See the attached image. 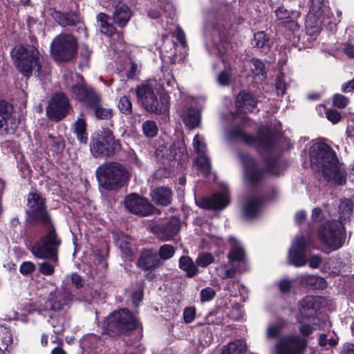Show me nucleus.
I'll return each instance as SVG.
<instances>
[{
	"instance_id": "obj_58",
	"label": "nucleus",
	"mask_w": 354,
	"mask_h": 354,
	"mask_svg": "<svg viewBox=\"0 0 354 354\" xmlns=\"http://www.w3.org/2000/svg\"><path fill=\"white\" fill-rule=\"evenodd\" d=\"M71 281L72 283L75 285L77 288H80L83 287V278L76 273H74L71 275Z\"/></svg>"
},
{
	"instance_id": "obj_51",
	"label": "nucleus",
	"mask_w": 354,
	"mask_h": 354,
	"mask_svg": "<svg viewBox=\"0 0 354 354\" xmlns=\"http://www.w3.org/2000/svg\"><path fill=\"white\" fill-rule=\"evenodd\" d=\"M201 300L202 302L208 301L212 300L216 293L215 291L209 287L205 288L201 291Z\"/></svg>"
},
{
	"instance_id": "obj_29",
	"label": "nucleus",
	"mask_w": 354,
	"mask_h": 354,
	"mask_svg": "<svg viewBox=\"0 0 354 354\" xmlns=\"http://www.w3.org/2000/svg\"><path fill=\"white\" fill-rule=\"evenodd\" d=\"M46 148L53 153L62 151L65 147L64 140L60 136L49 134L46 140Z\"/></svg>"
},
{
	"instance_id": "obj_53",
	"label": "nucleus",
	"mask_w": 354,
	"mask_h": 354,
	"mask_svg": "<svg viewBox=\"0 0 354 354\" xmlns=\"http://www.w3.org/2000/svg\"><path fill=\"white\" fill-rule=\"evenodd\" d=\"M196 309L194 307H186L183 310V319L185 323H191L195 318Z\"/></svg>"
},
{
	"instance_id": "obj_6",
	"label": "nucleus",
	"mask_w": 354,
	"mask_h": 354,
	"mask_svg": "<svg viewBox=\"0 0 354 354\" xmlns=\"http://www.w3.org/2000/svg\"><path fill=\"white\" fill-rule=\"evenodd\" d=\"M61 239L57 235L54 225L48 227V231L41 237L39 242L32 247L31 252L37 258L50 259L53 264L58 263V251Z\"/></svg>"
},
{
	"instance_id": "obj_17",
	"label": "nucleus",
	"mask_w": 354,
	"mask_h": 354,
	"mask_svg": "<svg viewBox=\"0 0 354 354\" xmlns=\"http://www.w3.org/2000/svg\"><path fill=\"white\" fill-rule=\"evenodd\" d=\"M232 136L239 138L247 145H257L259 148L268 149L272 145V139L270 133H261L258 139H256L250 134L244 133L241 129H235L232 131Z\"/></svg>"
},
{
	"instance_id": "obj_50",
	"label": "nucleus",
	"mask_w": 354,
	"mask_h": 354,
	"mask_svg": "<svg viewBox=\"0 0 354 354\" xmlns=\"http://www.w3.org/2000/svg\"><path fill=\"white\" fill-rule=\"evenodd\" d=\"M348 103V99L341 94H335L333 97V104L339 109H343Z\"/></svg>"
},
{
	"instance_id": "obj_40",
	"label": "nucleus",
	"mask_w": 354,
	"mask_h": 354,
	"mask_svg": "<svg viewBox=\"0 0 354 354\" xmlns=\"http://www.w3.org/2000/svg\"><path fill=\"white\" fill-rule=\"evenodd\" d=\"M214 261V257L211 253L202 252L198 254L196 260V263L197 266L205 268L212 263Z\"/></svg>"
},
{
	"instance_id": "obj_31",
	"label": "nucleus",
	"mask_w": 354,
	"mask_h": 354,
	"mask_svg": "<svg viewBox=\"0 0 354 354\" xmlns=\"http://www.w3.org/2000/svg\"><path fill=\"white\" fill-rule=\"evenodd\" d=\"M301 282L308 288L323 290L326 287L324 278L317 275H306L301 277Z\"/></svg>"
},
{
	"instance_id": "obj_42",
	"label": "nucleus",
	"mask_w": 354,
	"mask_h": 354,
	"mask_svg": "<svg viewBox=\"0 0 354 354\" xmlns=\"http://www.w3.org/2000/svg\"><path fill=\"white\" fill-rule=\"evenodd\" d=\"M118 109L122 113L126 115L130 114L132 112V104L129 97L123 95L120 98Z\"/></svg>"
},
{
	"instance_id": "obj_60",
	"label": "nucleus",
	"mask_w": 354,
	"mask_h": 354,
	"mask_svg": "<svg viewBox=\"0 0 354 354\" xmlns=\"http://www.w3.org/2000/svg\"><path fill=\"white\" fill-rule=\"evenodd\" d=\"M275 13L277 17L281 20L288 19L290 16L289 12L283 7L278 8L275 11Z\"/></svg>"
},
{
	"instance_id": "obj_36",
	"label": "nucleus",
	"mask_w": 354,
	"mask_h": 354,
	"mask_svg": "<svg viewBox=\"0 0 354 354\" xmlns=\"http://www.w3.org/2000/svg\"><path fill=\"white\" fill-rule=\"evenodd\" d=\"M353 211L352 202L349 199H344L341 201L339 205V222H342L348 219Z\"/></svg>"
},
{
	"instance_id": "obj_13",
	"label": "nucleus",
	"mask_w": 354,
	"mask_h": 354,
	"mask_svg": "<svg viewBox=\"0 0 354 354\" xmlns=\"http://www.w3.org/2000/svg\"><path fill=\"white\" fill-rule=\"evenodd\" d=\"M311 243L309 236H301L297 237L289 250V263L296 267H301L306 265L307 260L305 254L306 247Z\"/></svg>"
},
{
	"instance_id": "obj_2",
	"label": "nucleus",
	"mask_w": 354,
	"mask_h": 354,
	"mask_svg": "<svg viewBox=\"0 0 354 354\" xmlns=\"http://www.w3.org/2000/svg\"><path fill=\"white\" fill-rule=\"evenodd\" d=\"M11 57L17 70L26 77L32 74L39 76L42 68L40 53L31 45H17L11 50Z\"/></svg>"
},
{
	"instance_id": "obj_55",
	"label": "nucleus",
	"mask_w": 354,
	"mask_h": 354,
	"mask_svg": "<svg viewBox=\"0 0 354 354\" xmlns=\"http://www.w3.org/2000/svg\"><path fill=\"white\" fill-rule=\"evenodd\" d=\"M35 266L30 261H26L22 263L19 268L20 272L24 275L32 273L35 271Z\"/></svg>"
},
{
	"instance_id": "obj_46",
	"label": "nucleus",
	"mask_w": 354,
	"mask_h": 354,
	"mask_svg": "<svg viewBox=\"0 0 354 354\" xmlns=\"http://www.w3.org/2000/svg\"><path fill=\"white\" fill-rule=\"evenodd\" d=\"M253 67L251 68V71L254 75H261L265 76L266 75V67L264 64L258 59H252L251 60Z\"/></svg>"
},
{
	"instance_id": "obj_37",
	"label": "nucleus",
	"mask_w": 354,
	"mask_h": 354,
	"mask_svg": "<svg viewBox=\"0 0 354 354\" xmlns=\"http://www.w3.org/2000/svg\"><path fill=\"white\" fill-rule=\"evenodd\" d=\"M261 201L257 198L249 201L245 205L243 209L244 216L248 218L256 216L260 209Z\"/></svg>"
},
{
	"instance_id": "obj_7",
	"label": "nucleus",
	"mask_w": 354,
	"mask_h": 354,
	"mask_svg": "<svg viewBox=\"0 0 354 354\" xmlns=\"http://www.w3.org/2000/svg\"><path fill=\"white\" fill-rule=\"evenodd\" d=\"M136 93L138 102L147 111L160 115L167 111V105L161 104L158 98L155 81L147 80L138 85Z\"/></svg>"
},
{
	"instance_id": "obj_24",
	"label": "nucleus",
	"mask_w": 354,
	"mask_h": 354,
	"mask_svg": "<svg viewBox=\"0 0 354 354\" xmlns=\"http://www.w3.org/2000/svg\"><path fill=\"white\" fill-rule=\"evenodd\" d=\"M152 201L157 205L167 206L171 203L172 192L166 187H160L154 189L151 193Z\"/></svg>"
},
{
	"instance_id": "obj_5",
	"label": "nucleus",
	"mask_w": 354,
	"mask_h": 354,
	"mask_svg": "<svg viewBox=\"0 0 354 354\" xmlns=\"http://www.w3.org/2000/svg\"><path fill=\"white\" fill-rule=\"evenodd\" d=\"M138 326L137 319L127 308L111 313L104 322V331L111 337H118L135 330Z\"/></svg>"
},
{
	"instance_id": "obj_8",
	"label": "nucleus",
	"mask_w": 354,
	"mask_h": 354,
	"mask_svg": "<svg viewBox=\"0 0 354 354\" xmlns=\"http://www.w3.org/2000/svg\"><path fill=\"white\" fill-rule=\"evenodd\" d=\"M77 52V39L71 34H59L54 38L50 45V55L56 62H69Z\"/></svg>"
},
{
	"instance_id": "obj_54",
	"label": "nucleus",
	"mask_w": 354,
	"mask_h": 354,
	"mask_svg": "<svg viewBox=\"0 0 354 354\" xmlns=\"http://www.w3.org/2000/svg\"><path fill=\"white\" fill-rule=\"evenodd\" d=\"M326 116L328 120L334 124L339 122L342 118L339 112L334 109H327L326 111Z\"/></svg>"
},
{
	"instance_id": "obj_63",
	"label": "nucleus",
	"mask_w": 354,
	"mask_h": 354,
	"mask_svg": "<svg viewBox=\"0 0 354 354\" xmlns=\"http://www.w3.org/2000/svg\"><path fill=\"white\" fill-rule=\"evenodd\" d=\"M354 90V78L352 80L344 84L342 86V91L344 93L351 92Z\"/></svg>"
},
{
	"instance_id": "obj_23",
	"label": "nucleus",
	"mask_w": 354,
	"mask_h": 354,
	"mask_svg": "<svg viewBox=\"0 0 354 354\" xmlns=\"http://www.w3.org/2000/svg\"><path fill=\"white\" fill-rule=\"evenodd\" d=\"M131 17L129 8L124 3L118 4L113 14V21L121 28L124 27Z\"/></svg>"
},
{
	"instance_id": "obj_45",
	"label": "nucleus",
	"mask_w": 354,
	"mask_h": 354,
	"mask_svg": "<svg viewBox=\"0 0 354 354\" xmlns=\"http://www.w3.org/2000/svg\"><path fill=\"white\" fill-rule=\"evenodd\" d=\"M66 302L62 301V297L59 295H55L49 300L50 308L54 311L62 310Z\"/></svg>"
},
{
	"instance_id": "obj_35",
	"label": "nucleus",
	"mask_w": 354,
	"mask_h": 354,
	"mask_svg": "<svg viewBox=\"0 0 354 354\" xmlns=\"http://www.w3.org/2000/svg\"><path fill=\"white\" fill-rule=\"evenodd\" d=\"M245 351V344L241 340H236L225 346L221 354H243Z\"/></svg>"
},
{
	"instance_id": "obj_1",
	"label": "nucleus",
	"mask_w": 354,
	"mask_h": 354,
	"mask_svg": "<svg viewBox=\"0 0 354 354\" xmlns=\"http://www.w3.org/2000/svg\"><path fill=\"white\" fill-rule=\"evenodd\" d=\"M310 160L321 169L326 180H333L339 185L345 183L346 172L342 168L335 153L327 144L321 142L315 145Z\"/></svg>"
},
{
	"instance_id": "obj_41",
	"label": "nucleus",
	"mask_w": 354,
	"mask_h": 354,
	"mask_svg": "<svg viewBox=\"0 0 354 354\" xmlns=\"http://www.w3.org/2000/svg\"><path fill=\"white\" fill-rule=\"evenodd\" d=\"M142 130L147 137L152 138L156 136L158 127L155 122L147 120L143 123Z\"/></svg>"
},
{
	"instance_id": "obj_59",
	"label": "nucleus",
	"mask_w": 354,
	"mask_h": 354,
	"mask_svg": "<svg viewBox=\"0 0 354 354\" xmlns=\"http://www.w3.org/2000/svg\"><path fill=\"white\" fill-rule=\"evenodd\" d=\"M53 331L56 334H60L64 330V324L58 319H53Z\"/></svg>"
},
{
	"instance_id": "obj_20",
	"label": "nucleus",
	"mask_w": 354,
	"mask_h": 354,
	"mask_svg": "<svg viewBox=\"0 0 354 354\" xmlns=\"http://www.w3.org/2000/svg\"><path fill=\"white\" fill-rule=\"evenodd\" d=\"M179 116L185 125L190 129L199 126L201 123V113L196 109L185 106L179 111Z\"/></svg>"
},
{
	"instance_id": "obj_26",
	"label": "nucleus",
	"mask_w": 354,
	"mask_h": 354,
	"mask_svg": "<svg viewBox=\"0 0 354 354\" xmlns=\"http://www.w3.org/2000/svg\"><path fill=\"white\" fill-rule=\"evenodd\" d=\"M319 307L318 298L315 296H306L299 303V311L302 315L313 317Z\"/></svg>"
},
{
	"instance_id": "obj_34",
	"label": "nucleus",
	"mask_w": 354,
	"mask_h": 354,
	"mask_svg": "<svg viewBox=\"0 0 354 354\" xmlns=\"http://www.w3.org/2000/svg\"><path fill=\"white\" fill-rule=\"evenodd\" d=\"M27 210L37 209L46 206V200L39 194L36 192L29 193L27 197Z\"/></svg>"
},
{
	"instance_id": "obj_52",
	"label": "nucleus",
	"mask_w": 354,
	"mask_h": 354,
	"mask_svg": "<svg viewBox=\"0 0 354 354\" xmlns=\"http://www.w3.org/2000/svg\"><path fill=\"white\" fill-rule=\"evenodd\" d=\"M39 271L44 275H51L55 272V268L48 262H43L39 265Z\"/></svg>"
},
{
	"instance_id": "obj_32",
	"label": "nucleus",
	"mask_w": 354,
	"mask_h": 354,
	"mask_svg": "<svg viewBox=\"0 0 354 354\" xmlns=\"http://www.w3.org/2000/svg\"><path fill=\"white\" fill-rule=\"evenodd\" d=\"M216 275L221 279H233L236 277L237 269L233 266L221 263L215 268Z\"/></svg>"
},
{
	"instance_id": "obj_19",
	"label": "nucleus",
	"mask_w": 354,
	"mask_h": 354,
	"mask_svg": "<svg viewBox=\"0 0 354 354\" xmlns=\"http://www.w3.org/2000/svg\"><path fill=\"white\" fill-rule=\"evenodd\" d=\"M27 224L41 223L48 227L53 225L52 219L46 207L34 210H26Z\"/></svg>"
},
{
	"instance_id": "obj_47",
	"label": "nucleus",
	"mask_w": 354,
	"mask_h": 354,
	"mask_svg": "<svg viewBox=\"0 0 354 354\" xmlns=\"http://www.w3.org/2000/svg\"><path fill=\"white\" fill-rule=\"evenodd\" d=\"M193 145L194 150L201 154H204L206 151V145L203 142V138L198 134L194 138Z\"/></svg>"
},
{
	"instance_id": "obj_49",
	"label": "nucleus",
	"mask_w": 354,
	"mask_h": 354,
	"mask_svg": "<svg viewBox=\"0 0 354 354\" xmlns=\"http://www.w3.org/2000/svg\"><path fill=\"white\" fill-rule=\"evenodd\" d=\"M281 326L276 325V324H271L269 325L267 331H266V336L268 339H275L279 337L281 331Z\"/></svg>"
},
{
	"instance_id": "obj_18",
	"label": "nucleus",
	"mask_w": 354,
	"mask_h": 354,
	"mask_svg": "<svg viewBox=\"0 0 354 354\" xmlns=\"http://www.w3.org/2000/svg\"><path fill=\"white\" fill-rule=\"evenodd\" d=\"M239 158L244 167L245 177L250 183H257L263 178L264 171L256 169L253 158L242 153L239 154Z\"/></svg>"
},
{
	"instance_id": "obj_48",
	"label": "nucleus",
	"mask_w": 354,
	"mask_h": 354,
	"mask_svg": "<svg viewBox=\"0 0 354 354\" xmlns=\"http://www.w3.org/2000/svg\"><path fill=\"white\" fill-rule=\"evenodd\" d=\"M254 41H255L256 46L258 48H263L268 44V38L264 32L255 33L254 35Z\"/></svg>"
},
{
	"instance_id": "obj_43",
	"label": "nucleus",
	"mask_w": 354,
	"mask_h": 354,
	"mask_svg": "<svg viewBox=\"0 0 354 354\" xmlns=\"http://www.w3.org/2000/svg\"><path fill=\"white\" fill-rule=\"evenodd\" d=\"M227 258L230 262H242L245 259V252L242 248L234 247L227 254Z\"/></svg>"
},
{
	"instance_id": "obj_3",
	"label": "nucleus",
	"mask_w": 354,
	"mask_h": 354,
	"mask_svg": "<svg viewBox=\"0 0 354 354\" xmlns=\"http://www.w3.org/2000/svg\"><path fill=\"white\" fill-rule=\"evenodd\" d=\"M71 93L73 98L91 109L97 119L109 120L112 118L113 109L102 106V95L93 87L84 82L75 84L71 87Z\"/></svg>"
},
{
	"instance_id": "obj_10",
	"label": "nucleus",
	"mask_w": 354,
	"mask_h": 354,
	"mask_svg": "<svg viewBox=\"0 0 354 354\" xmlns=\"http://www.w3.org/2000/svg\"><path fill=\"white\" fill-rule=\"evenodd\" d=\"M117 145L113 132L109 129H103L93 140L91 151L95 158L110 156L115 153Z\"/></svg>"
},
{
	"instance_id": "obj_39",
	"label": "nucleus",
	"mask_w": 354,
	"mask_h": 354,
	"mask_svg": "<svg viewBox=\"0 0 354 354\" xmlns=\"http://www.w3.org/2000/svg\"><path fill=\"white\" fill-rule=\"evenodd\" d=\"M12 342V337L6 328H1L0 329V351H6Z\"/></svg>"
},
{
	"instance_id": "obj_14",
	"label": "nucleus",
	"mask_w": 354,
	"mask_h": 354,
	"mask_svg": "<svg viewBox=\"0 0 354 354\" xmlns=\"http://www.w3.org/2000/svg\"><path fill=\"white\" fill-rule=\"evenodd\" d=\"M124 205L129 212L142 216L151 214L154 209L153 206L146 198L136 194H131L127 196L124 200Z\"/></svg>"
},
{
	"instance_id": "obj_21",
	"label": "nucleus",
	"mask_w": 354,
	"mask_h": 354,
	"mask_svg": "<svg viewBox=\"0 0 354 354\" xmlns=\"http://www.w3.org/2000/svg\"><path fill=\"white\" fill-rule=\"evenodd\" d=\"M229 203V196L227 192H219L201 201V206L205 209H222Z\"/></svg>"
},
{
	"instance_id": "obj_30",
	"label": "nucleus",
	"mask_w": 354,
	"mask_h": 354,
	"mask_svg": "<svg viewBox=\"0 0 354 354\" xmlns=\"http://www.w3.org/2000/svg\"><path fill=\"white\" fill-rule=\"evenodd\" d=\"M179 268L186 272L187 277H193L198 272L197 265L187 256H182L179 259Z\"/></svg>"
},
{
	"instance_id": "obj_44",
	"label": "nucleus",
	"mask_w": 354,
	"mask_h": 354,
	"mask_svg": "<svg viewBox=\"0 0 354 354\" xmlns=\"http://www.w3.org/2000/svg\"><path fill=\"white\" fill-rule=\"evenodd\" d=\"M175 253V248L169 244L162 245L159 248L158 255L162 260H167L171 258Z\"/></svg>"
},
{
	"instance_id": "obj_57",
	"label": "nucleus",
	"mask_w": 354,
	"mask_h": 354,
	"mask_svg": "<svg viewBox=\"0 0 354 354\" xmlns=\"http://www.w3.org/2000/svg\"><path fill=\"white\" fill-rule=\"evenodd\" d=\"M230 81V75L225 72L222 71L218 76V82L219 84L222 86L227 85Z\"/></svg>"
},
{
	"instance_id": "obj_33",
	"label": "nucleus",
	"mask_w": 354,
	"mask_h": 354,
	"mask_svg": "<svg viewBox=\"0 0 354 354\" xmlns=\"http://www.w3.org/2000/svg\"><path fill=\"white\" fill-rule=\"evenodd\" d=\"M74 133L76 134L77 140L84 144L88 140V134L86 133V123L84 118H78L73 124Z\"/></svg>"
},
{
	"instance_id": "obj_28",
	"label": "nucleus",
	"mask_w": 354,
	"mask_h": 354,
	"mask_svg": "<svg viewBox=\"0 0 354 354\" xmlns=\"http://www.w3.org/2000/svg\"><path fill=\"white\" fill-rule=\"evenodd\" d=\"M236 104L238 107L252 111L256 106L257 100L250 93L243 91L237 95Z\"/></svg>"
},
{
	"instance_id": "obj_27",
	"label": "nucleus",
	"mask_w": 354,
	"mask_h": 354,
	"mask_svg": "<svg viewBox=\"0 0 354 354\" xmlns=\"http://www.w3.org/2000/svg\"><path fill=\"white\" fill-rule=\"evenodd\" d=\"M109 19L110 17L105 13L101 12L97 15V21L99 24L100 32L109 37H111L116 33V29L109 22Z\"/></svg>"
},
{
	"instance_id": "obj_61",
	"label": "nucleus",
	"mask_w": 354,
	"mask_h": 354,
	"mask_svg": "<svg viewBox=\"0 0 354 354\" xmlns=\"http://www.w3.org/2000/svg\"><path fill=\"white\" fill-rule=\"evenodd\" d=\"M322 263V259L318 255H314L309 260V266L312 268H317Z\"/></svg>"
},
{
	"instance_id": "obj_64",
	"label": "nucleus",
	"mask_w": 354,
	"mask_h": 354,
	"mask_svg": "<svg viewBox=\"0 0 354 354\" xmlns=\"http://www.w3.org/2000/svg\"><path fill=\"white\" fill-rule=\"evenodd\" d=\"M299 331L304 336H308L312 333L313 328L308 324H302L299 327Z\"/></svg>"
},
{
	"instance_id": "obj_38",
	"label": "nucleus",
	"mask_w": 354,
	"mask_h": 354,
	"mask_svg": "<svg viewBox=\"0 0 354 354\" xmlns=\"http://www.w3.org/2000/svg\"><path fill=\"white\" fill-rule=\"evenodd\" d=\"M196 165L197 169L204 176L209 174L211 170V163L209 158L204 154H201L196 159Z\"/></svg>"
},
{
	"instance_id": "obj_12",
	"label": "nucleus",
	"mask_w": 354,
	"mask_h": 354,
	"mask_svg": "<svg viewBox=\"0 0 354 354\" xmlns=\"http://www.w3.org/2000/svg\"><path fill=\"white\" fill-rule=\"evenodd\" d=\"M70 104L66 95L63 93L55 94L46 107L48 117L53 121L62 120L68 113Z\"/></svg>"
},
{
	"instance_id": "obj_4",
	"label": "nucleus",
	"mask_w": 354,
	"mask_h": 354,
	"mask_svg": "<svg viewBox=\"0 0 354 354\" xmlns=\"http://www.w3.org/2000/svg\"><path fill=\"white\" fill-rule=\"evenodd\" d=\"M95 173L100 187L108 191L122 187L130 178L128 169L117 162H109L100 165Z\"/></svg>"
},
{
	"instance_id": "obj_22",
	"label": "nucleus",
	"mask_w": 354,
	"mask_h": 354,
	"mask_svg": "<svg viewBox=\"0 0 354 354\" xmlns=\"http://www.w3.org/2000/svg\"><path fill=\"white\" fill-rule=\"evenodd\" d=\"M140 268L145 270H154L162 265L156 253L151 250H144L138 261Z\"/></svg>"
},
{
	"instance_id": "obj_9",
	"label": "nucleus",
	"mask_w": 354,
	"mask_h": 354,
	"mask_svg": "<svg viewBox=\"0 0 354 354\" xmlns=\"http://www.w3.org/2000/svg\"><path fill=\"white\" fill-rule=\"evenodd\" d=\"M345 230L343 224L337 221L324 223L318 231L319 240L333 250L342 246L344 241Z\"/></svg>"
},
{
	"instance_id": "obj_56",
	"label": "nucleus",
	"mask_w": 354,
	"mask_h": 354,
	"mask_svg": "<svg viewBox=\"0 0 354 354\" xmlns=\"http://www.w3.org/2000/svg\"><path fill=\"white\" fill-rule=\"evenodd\" d=\"M278 288L281 292L288 293L292 288V283L288 279H282L278 283Z\"/></svg>"
},
{
	"instance_id": "obj_16",
	"label": "nucleus",
	"mask_w": 354,
	"mask_h": 354,
	"mask_svg": "<svg viewBox=\"0 0 354 354\" xmlns=\"http://www.w3.org/2000/svg\"><path fill=\"white\" fill-rule=\"evenodd\" d=\"M13 106L5 100H0V135L14 133L17 122L13 115Z\"/></svg>"
},
{
	"instance_id": "obj_15",
	"label": "nucleus",
	"mask_w": 354,
	"mask_h": 354,
	"mask_svg": "<svg viewBox=\"0 0 354 354\" xmlns=\"http://www.w3.org/2000/svg\"><path fill=\"white\" fill-rule=\"evenodd\" d=\"M180 227V218L176 216H172L165 223L153 225L151 231L158 239L166 241L176 236L179 232Z\"/></svg>"
},
{
	"instance_id": "obj_62",
	"label": "nucleus",
	"mask_w": 354,
	"mask_h": 354,
	"mask_svg": "<svg viewBox=\"0 0 354 354\" xmlns=\"http://www.w3.org/2000/svg\"><path fill=\"white\" fill-rule=\"evenodd\" d=\"M176 39L182 46H185L186 45L185 34L184 31L180 28H177L176 29Z\"/></svg>"
},
{
	"instance_id": "obj_25",
	"label": "nucleus",
	"mask_w": 354,
	"mask_h": 354,
	"mask_svg": "<svg viewBox=\"0 0 354 354\" xmlns=\"http://www.w3.org/2000/svg\"><path fill=\"white\" fill-rule=\"evenodd\" d=\"M55 18L58 24L62 27L75 26L82 23L80 15L75 12H56Z\"/></svg>"
},
{
	"instance_id": "obj_11",
	"label": "nucleus",
	"mask_w": 354,
	"mask_h": 354,
	"mask_svg": "<svg viewBox=\"0 0 354 354\" xmlns=\"http://www.w3.org/2000/svg\"><path fill=\"white\" fill-rule=\"evenodd\" d=\"M307 341L297 335L282 337L275 345V354H304Z\"/></svg>"
}]
</instances>
